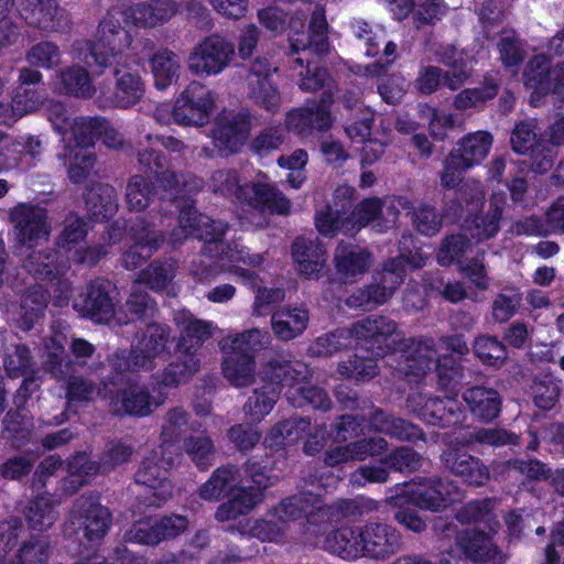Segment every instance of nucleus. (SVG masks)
<instances>
[{"label":"nucleus","mask_w":564,"mask_h":564,"mask_svg":"<svg viewBox=\"0 0 564 564\" xmlns=\"http://www.w3.org/2000/svg\"><path fill=\"white\" fill-rule=\"evenodd\" d=\"M498 94V85L490 77L486 76L482 84L475 88L460 90L453 100V107L458 111L481 108L487 101L494 99Z\"/></svg>","instance_id":"8fccbe9b"},{"label":"nucleus","mask_w":564,"mask_h":564,"mask_svg":"<svg viewBox=\"0 0 564 564\" xmlns=\"http://www.w3.org/2000/svg\"><path fill=\"white\" fill-rule=\"evenodd\" d=\"M124 3L120 8L113 7L105 19L99 23L97 40L76 42L74 47L78 52L77 57L82 59L87 67H98L102 72L107 66H111V59L123 57L122 51L131 45L132 37L124 30L117 14L121 15Z\"/></svg>","instance_id":"20e7f679"},{"label":"nucleus","mask_w":564,"mask_h":564,"mask_svg":"<svg viewBox=\"0 0 564 564\" xmlns=\"http://www.w3.org/2000/svg\"><path fill=\"white\" fill-rule=\"evenodd\" d=\"M249 118L231 110L220 112L214 123L212 138L215 148L221 155L237 153L250 135Z\"/></svg>","instance_id":"2eb2a0df"},{"label":"nucleus","mask_w":564,"mask_h":564,"mask_svg":"<svg viewBox=\"0 0 564 564\" xmlns=\"http://www.w3.org/2000/svg\"><path fill=\"white\" fill-rule=\"evenodd\" d=\"M223 361L224 376L234 386H250L254 382V357L250 354L238 355L235 352H225Z\"/></svg>","instance_id":"a18cd8bd"},{"label":"nucleus","mask_w":564,"mask_h":564,"mask_svg":"<svg viewBox=\"0 0 564 564\" xmlns=\"http://www.w3.org/2000/svg\"><path fill=\"white\" fill-rule=\"evenodd\" d=\"M446 469L463 482L473 487H484L490 479L489 467L477 456L469 453L466 443L451 442L441 455Z\"/></svg>","instance_id":"f8f14e48"},{"label":"nucleus","mask_w":564,"mask_h":564,"mask_svg":"<svg viewBox=\"0 0 564 564\" xmlns=\"http://www.w3.org/2000/svg\"><path fill=\"white\" fill-rule=\"evenodd\" d=\"M308 312L301 307L280 308L272 314L271 326L281 340H291L307 327Z\"/></svg>","instance_id":"c9c22d12"},{"label":"nucleus","mask_w":564,"mask_h":564,"mask_svg":"<svg viewBox=\"0 0 564 564\" xmlns=\"http://www.w3.org/2000/svg\"><path fill=\"white\" fill-rule=\"evenodd\" d=\"M462 498L458 486L440 477H420L417 481L403 484L400 492L397 494V501H404L414 508L440 512Z\"/></svg>","instance_id":"0eeeda50"},{"label":"nucleus","mask_w":564,"mask_h":564,"mask_svg":"<svg viewBox=\"0 0 564 564\" xmlns=\"http://www.w3.org/2000/svg\"><path fill=\"white\" fill-rule=\"evenodd\" d=\"M335 264L340 278L349 282L368 270L371 256L357 246L340 242L335 251Z\"/></svg>","instance_id":"473e14b6"},{"label":"nucleus","mask_w":564,"mask_h":564,"mask_svg":"<svg viewBox=\"0 0 564 564\" xmlns=\"http://www.w3.org/2000/svg\"><path fill=\"white\" fill-rule=\"evenodd\" d=\"M154 197V186L142 175L132 176L126 187V204L129 210H144Z\"/></svg>","instance_id":"bf43d9fd"},{"label":"nucleus","mask_w":564,"mask_h":564,"mask_svg":"<svg viewBox=\"0 0 564 564\" xmlns=\"http://www.w3.org/2000/svg\"><path fill=\"white\" fill-rule=\"evenodd\" d=\"M52 554V543L48 535L30 534L23 540L15 554L14 564H45Z\"/></svg>","instance_id":"09e8293b"},{"label":"nucleus","mask_w":564,"mask_h":564,"mask_svg":"<svg viewBox=\"0 0 564 564\" xmlns=\"http://www.w3.org/2000/svg\"><path fill=\"white\" fill-rule=\"evenodd\" d=\"M270 343L271 336L269 332L254 327L235 335H229L223 338L219 345L224 352L253 355V352L267 348Z\"/></svg>","instance_id":"58836bf2"},{"label":"nucleus","mask_w":564,"mask_h":564,"mask_svg":"<svg viewBox=\"0 0 564 564\" xmlns=\"http://www.w3.org/2000/svg\"><path fill=\"white\" fill-rule=\"evenodd\" d=\"M306 373V367L300 362L292 364L273 359L263 367L260 377L268 384L292 388L300 384Z\"/></svg>","instance_id":"4c0bfd02"},{"label":"nucleus","mask_w":564,"mask_h":564,"mask_svg":"<svg viewBox=\"0 0 564 564\" xmlns=\"http://www.w3.org/2000/svg\"><path fill=\"white\" fill-rule=\"evenodd\" d=\"M74 518L77 520L78 529L83 531L84 538L94 544L99 543L106 536L112 523L109 509L89 499L82 500L76 505Z\"/></svg>","instance_id":"5701e85b"},{"label":"nucleus","mask_w":564,"mask_h":564,"mask_svg":"<svg viewBox=\"0 0 564 564\" xmlns=\"http://www.w3.org/2000/svg\"><path fill=\"white\" fill-rule=\"evenodd\" d=\"M330 102L332 95L324 93L319 102L310 101L304 107L292 108L285 116L286 129L300 135L328 130L333 124Z\"/></svg>","instance_id":"6ab92c4d"},{"label":"nucleus","mask_w":564,"mask_h":564,"mask_svg":"<svg viewBox=\"0 0 564 564\" xmlns=\"http://www.w3.org/2000/svg\"><path fill=\"white\" fill-rule=\"evenodd\" d=\"M21 17L28 25L44 33H59L70 24L59 0H22Z\"/></svg>","instance_id":"a211bd4d"},{"label":"nucleus","mask_w":564,"mask_h":564,"mask_svg":"<svg viewBox=\"0 0 564 564\" xmlns=\"http://www.w3.org/2000/svg\"><path fill=\"white\" fill-rule=\"evenodd\" d=\"M66 335L54 332L42 344V358L45 369L55 378L66 379L72 372V361L65 352Z\"/></svg>","instance_id":"2f4dec72"},{"label":"nucleus","mask_w":564,"mask_h":564,"mask_svg":"<svg viewBox=\"0 0 564 564\" xmlns=\"http://www.w3.org/2000/svg\"><path fill=\"white\" fill-rule=\"evenodd\" d=\"M308 33L305 31L306 12L297 11L290 20L289 40L291 52L297 54L301 51L314 50L317 54L327 51V22L325 11L322 7L315 6L311 12Z\"/></svg>","instance_id":"9b49d317"},{"label":"nucleus","mask_w":564,"mask_h":564,"mask_svg":"<svg viewBox=\"0 0 564 564\" xmlns=\"http://www.w3.org/2000/svg\"><path fill=\"white\" fill-rule=\"evenodd\" d=\"M178 265L173 259L153 261L139 275L137 283L145 284L155 292H162L174 280Z\"/></svg>","instance_id":"49530a36"},{"label":"nucleus","mask_w":564,"mask_h":564,"mask_svg":"<svg viewBox=\"0 0 564 564\" xmlns=\"http://www.w3.org/2000/svg\"><path fill=\"white\" fill-rule=\"evenodd\" d=\"M24 516L31 530L44 531L53 525L57 512L50 498L39 495L29 501Z\"/></svg>","instance_id":"864d4df0"},{"label":"nucleus","mask_w":564,"mask_h":564,"mask_svg":"<svg viewBox=\"0 0 564 564\" xmlns=\"http://www.w3.org/2000/svg\"><path fill=\"white\" fill-rule=\"evenodd\" d=\"M174 322L180 328L178 352L181 361L170 364L161 379L164 388L186 384L192 375L198 371L200 359L197 351L202 344L212 337V323L196 318L189 311L174 313Z\"/></svg>","instance_id":"7ed1b4c3"},{"label":"nucleus","mask_w":564,"mask_h":564,"mask_svg":"<svg viewBox=\"0 0 564 564\" xmlns=\"http://www.w3.org/2000/svg\"><path fill=\"white\" fill-rule=\"evenodd\" d=\"M311 422L303 417H291L278 422L265 438L268 444L291 445L302 438Z\"/></svg>","instance_id":"5fc2aeb1"},{"label":"nucleus","mask_w":564,"mask_h":564,"mask_svg":"<svg viewBox=\"0 0 564 564\" xmlns=\"http://www.w3.org/2000/svg\"><path fill=\"white\" fill-rule=\"evenodd\" d=\"M359 542H362L361 557L375 561H386L403 546L402 534L397 528L377 521L361 525Z\"/></svg>","instance_id":"4468645a"},{"label":"nucleus","mask_w":564,"mask_h":564,"mask_svg":"<svg viewBox=\"0 0 564 564\" xmlns=\"http://www.w3.org/2000/svg\"><path fill=\"white\" fill-rule=\"evenodd\" d=\"M61 90L77 97H91L95 88L87 70L80 66H72L61 72Z\"/></svg>","instance_id":"052dcab7"},{"label":"nucleus","mask_w":564,"mask_h":564,"mask_svg":"<svg viewBox=\"0 0 564 564\" xmlns=\"http://www.w3.org/2000/svg\"><path fill=\"white\" fill-rule=\"evenodd\" d=\"M312 495L300 494L292 495L282 499L276 506L272 507L270 513L281 523L307 519L314 514L316 507L313 503Z\"/></svg>","instance_id":"37998d69"},{"label":"nucleus","mask_w":564,"mask_h":564,"mask_svg":"<svg viewBox=\"0 0 564 564\" xmlns=\"http://www.w3.org/2000/svg\"><path fill=\"white\" fill-rule=\"evenodd\" d=\"M86 208L95 221H104L116 215L118 199L116 189L109 184H95L86 193Z\"/></svg>","instance_id":"f704fd0d"},{"label":"nucleus","mask_w":564,"mask_h":564,"mask_svg":"<svg viewBox=\"0 0 564 564\" xmlns=\"http://www.w3.org/2000/svg\"><path fill=\"white\" fill-rule=\"evenodd\" d=\"M9 220L18 243L26 248H33L41 240H47L52 232L48 213L39 205L19 203L9 210Z\"/></svg>","instance_id":"9d476101"},{"label":"nucleus","mask_w":564,"mask_h":564,"mask_svg":"<svg viewBox=\"0 0 564 564\" xmlns=\"http://www.w3.org/2000/svg\"><path fill=\"white\" fill-rule=\"evenodd\" d=\"M151 68L159 89H165L178 78L181 63L177 55L170 50H160L151 58Z\"/></svg>","instance_id":"3c124183"},{"label":"nucleus","mask_w":564,"mask_h":564,"mask_svg":"<svg viewBox=\"0 0 564 564\" xmlns=\"http://www.w3.org/2000/svg\"><path fill=\"white\" fill-rule=\"evenodd\" d=\"M473 348L477 358L488 366L500 367L508 357L505 344L495 336H478Z\"/></svg>","instance_id":"13d9d810"},{"label":"nucleus","mask_w":564,"mask_h":564,"mask_svg":"<svg viewBox=\"0 0 564 564\" xmlns=\"http://www.w3.org/2000/svg\"><path fill=\"white\" fill-rule=\"evenodd\" d=\"M354 341L378 357L399 351V373L409 383H421L431 369L436 348L433 338H405L398 323L384 315H373L355 322L350 326Z\"/></svg>","instance_id":"f03ea898"},{"label":"nucleus","mask_w":564,"mask_h":564,"mask_svg":"<svg viewBox=\"0 0 564 564\" xmlns=\"http://www.w3.org/2000/svg\"><path fill=\"white\" fill-rule=\"evenodd\" d=\"M235 56V45L213 34L195 45L187 58L188 69L198 76H213L226 69Z\"/></svg>","instance_id":"1a4fd4ad"},{"label":"nucleus","mask_w":564,"mask_h":564,"mask_svg":"<svg viewBox=\"0 0 564 564\" xmlns=\"http://www.w3.org/2000/svg\"><path fill=\"white\" fill-rule=\"evenodd\" d=\"M188 524L187 517L177 513L147 516L133 521L126 530L123 539L130 543L156 546L180 536L187 530Z\"/></svg>","instance_id":"6e6552de"},{"label":"nucleus","mask_w":564,"mask_h":564,"mask_svg":"<svg viewBox=\"0 0 564 564\" xmlns=\"http://www.w3.org/2000/svg\"><path fill=\"white\" fill-rule=\"evenodd\" d=\"M239 475L237 466L228 464L215 469L209 479L199 488V496L204 500L218 501L229 498Z\"/></svg>","instance_id":"e433bc0d"},{"label":"nucleus","mask_w":564,"mask_h":564,"mask_svg":"<svg viewBox=\"0 0 564 564\" xmlns=\"http://www.w3.org/2000/svg\"><path fill=\"white\" fill-rule=\"evenodd\" d=\"M290 68L299 78L297 85L303 91H316L323 88L329 79L326 69L318 67L313 62H305L303 57H295L291 62Z\"/></svg>","instance_id":"603ef678"},{"label":"nucleus","mask_w":564,"mask_h":564,"mask_svg":"<svg viewBox=\"0 0 564 564\" xmlns=\"http://www.w3.org/2000/svg\"><path fill=\"white\" fill-rule=\"evenodd\" d=\"M242 196L254 208L275 214H288L291 207L285 195L271 183H250L242 188Z\"/></svg>","instance_id":"c85d7f7f"},{"label":"nucleus","mask_w":564,"mask_h":564,"mask_svg":"<svg viewBox=\"0 0 564 564\" xmlns=\"http://www.w3.org/2000/svg\"><path fill=\"white\" fill-rule=\"evenodd\" d=\"M494 137L488 131H476L464 135L453 149L470 166L482 162L490 152Z\"/></svg>","instance_id":"79ce46f5"},{"label":"nucleus","mask_w":564,"mask_h":564,"mask_svg":"<svg viewBox=\"0 0 564 564\" xmlns=\"http://www.w3.org/2000/svg\"><path fill=\"white\" fill-rule=\"evenodd\" d=\"M292 256L297 271L307 278L316 276L326 262L325 249L317 238H296Z\"/></svg>","instance_id":"c756f323"},{"label":"nucleus","mask_w":564,"mask_h":564,"mask_svg":"<svg viewBox=\"0 0 564 564\" xmlns=\"http://www.w3.org/2000/svg\"><path fill=\"white\" fill-rule=\"evenodd\" d=\"M476 529H466L456 536V544L462 553L474 563H488L499 553L492 535Z\"/></svg>","instance_id":"cd10ccee"},{"label":"nucleus","mask_w":564,"mask_h":564,"mask_svg":"<svg viewBox=\"0 0 564 564\" xmlns=\"http://www.w3.org/2000/svg\"><path fill=\"white\" fill-rule=\"evenodd\" d=\"M444 398H427L420 408V415L430 424L440 427L457 425L464 419L463 405L458 401L459 390H447Z\"/></svg>","instance_id":"b1692460"},{"label":"nucleus","mask_w":564,"mask_h":564,"mask_svg":"<svg viewBox=\"0 0 564 564\" xmlns=\"http://www.w3.org/2000/svg\"><path fill=\"white\" fill-rule=\"evenodd\" d=\"M191 194L182 193L181 198L172 199L177 203L181 208V230L182 237L176 240L186 239L191 235H195L199 240L205 242L203 253L209 256V260L199 258L193 261L191 273L194 278L202 282H209L216 279L220 272L229 271L246 280L253 279V272L240 268V263L251 267L259 265L262 261L258 254L250 256L236 241L225 242L223 237L227 226L219 220H213L206 215L198 214L193 207Z\"/></svg>","instance_id":"f257e3e1"},{"label":"nucleus","mask_w":564,"mask_h":564,"mask_svg":"<svg viewBox=\"0 0 564 564\" xmlns=\"http://www.w3.org/2000/svg\"><path fill=\"white\" fill-rule=\"evenodd\" d=\"M214 106L213 93L203 84L192 82L176 99L172 118L182 126H204Z\"/></svg>","instance_id":"ddd939ff"},{"label":"nucleus","mask_w":564,"mask_h":564,"mask_svg":"<svg viewBox=\"0 0 564 564\" xmlns=\"http://www.w3.org/2000/svg\"><path fill=\"white\" fill-rule=\"evenodd\" d=\"M169 475V469L162 468L154 458L145 457L134 475L135 482L144 486V492L139 496L140 503L162 507L173 494Z\"/></svg>","instance_id":"dca6fc26"},{"label":"nucleus","mask_w":564,"mask_h":564,"mask_svg":"<svg viewBox=\"0 0 564 564\" xmlns=\"http://www.w3.org/2000/svg\"><path fill=\"white\" fill-rule=\"evenodd\" d=\"M352 343L354 336L351 328H340L334 333L318 337L315 344L311 347V351L317 357H328L343 349L351 347Z\"/></svg>","instance_id":"e2e57ef3"},{"label":"nucleus","mask_w":564,"mask_h":564,"mask_svg":"<svg viewBox=\"0 0 564 564\" xmlns=\"http://www.w3.org/2000/svg\"><path fill=\"white\" fill-rule=\"evenodd\" d=\"M253 395L249 397L243 405L246 416L251 422H260L271 412L276 403L281 390H252Z\"/></svg>","instance_id":"338daca9"},{"label":"nucleus","mask_w":564,"mask_h":564,"mask_svg":"<svg viewBox=\"0 0 564 564\" xmlns=\"http://www.w3.org/2000/svg\"><path fill=\"white\" fill-rule=\"evenodd\" d=\"M111 69L115 79V91L111 102L113 106L128 109L135 106L144 96L145 85L139 69L128 62L126 56L111 59Z\"/></svg>","instance_id":"f3484780"},{"label":"nucleus","mask_w":564,"mask_h":564,"mask_svg":"<svg viewBox=\"0 0 564 564\" xmlns=\"http://www.w3.org/2000/svg\"><path fill=\"white\" fill-rule=\"evenodd\" d=\"M138 161L145 170L160 175V181L170 192V198L176 199L182 197V193H197L202 187V181L191 174H176L173 171H163L165 166L164 156L153 149H142L138 153Z\"/></svg>","instance_id":"aec40b11"},{"label":"nucleus","mask_w":564,"mask_h":564,"mask_svg":"<svg viewBox=\"0 0 564 564\" xmlns=\"http://www.w3.org/2000/svg\"><path fill=\"white\" fill-rule=\"evenodd\" d=\"M462 397L471 414L481 422L492 421L501 411L499 390H464Z\"/></svg>","instance_id":"ea45409f"},{"label":"nucleus","mask_w":564,"mask_h":564,"mask_svg":"<svg viewBox=\"0 0 564 564\" xmlns=\"http://www.w3.org/2000/svg\"><path fill=\"white\" fill-rule=\"evenodd\" d=\"M399 260L384 263L380 281L367 286L372 305L386 303L402 283V270Z\"/></svg>","instance_id":"c03bdc74"},{"label":"nucleus","mask_w":564,"mask_h":564,"mask_svg":"<svg viewBox=\"0 0 564 564\" xmlns=\"http://www.w3.org/2000/svg\"><path fill=\"white\" fill-rule=\"evenodd\" d=\"M184 448L199 470H207L214 464L215 445L208 435L188 436Z\"/></svg>","instance_id":"680f3d73"},{"label":"nucleus","mask_w":564,"mask_h":564,"mask_svg":"<svg viewBox=\"0 0 564 564\" xmlns=\"http://www.w3.org/2000/svg\"><path fill=\"white\" fill-rule=\"evenodd\" d=\"M399 217V209L393 200L384 198L364 199L352 212L350 219L354 224V232L361 227L377 221L379 227L392 226Z\"/></svg>","instance_id":"bb28decb"},{"label":"nucleus","mask_w":564,"mask_h":564,"mask_svg":"<svg viewBox=\"0 0 564 564\" xmlns=\"http://www.w3.org/2000/svg\"><path fill=\"white\" fill-rule=\"evenodd\" d=\"M111 284L95 280L74 301V308L96 323H108L115 316V304L109 296Z\"/></svg>","instance_id":"4be33fe9"},{"label":"nucleus","mask_w":564,"mask_h":564,"mask_svg":"<svg viewBox=\"0 0 564 564\" xmlns=\"http://www.w3.org/2000/svg\"><path fill=\"white\" fill-rule=\"evenodd\" d=\"M315 226L321 234L329 237L338 232L354 234V224L350 217L332 206L316 213Z\"/></svg>","instance_id":"6e6d98bb"},{"label":"nucleus","mask_w":564,"mask_h":564,"mask_svg":"<svg viewBox=\"0 0 564 564\" xmlns=\"http://www.w3.org/2000/svg\"><path fill=\"white\" fill-rule=\"evenodd\" d=\"M494 506L495 502L491 498L470 500L458 509L456 519L466 524L484 523L488 531L497 533L500 523L494 511Z\"/></svg>","instance_id":"a19ab883"},{"label":"nucleus","mask_w":564,"mask_h":564,"mask_svg":"<svg viewBox=\"0 0 564 564\" xmlns=\"http://www.w3.org/2000/svg\"><path fill=\"white\" fill-rule=\"evenodd\" d=\"M24 269L37 280L53 281L65 272L54 251H33L23 261Z\"/></svg>","instance_id":"de8ad7c7"},{"label":"nucleus","mask_w":564,"mask_h":564,"mask_svg":"<svg viewBox=\"0 0 564 564\" xmlns=\"http://www.w3.org/2000/svg\"><path fill=\"white\" fill-rule=\"evenodd\" d=\"M124 310L130 319H148L158 312L156 303L149 296L140 283H134L130 296L126 301Z\"/></svg>","instance_id":"0e129e2a"},{"label":"nucleus","mask_w":564,"mask_h":564,"mask_svg":"<svg viewBox=\"0 0 564 564\" xmlns=\"http://www.w3.org/2000/svg\"><path fill=\"white\" fill-rule=\"evenodd\" d=\"M44 102V95L35 89H19L12 97L9 107L10 115L6 118L11 119L12 123L25 115L36 111Z\"/></svg>","instance_id":"69168bd1"},{"label":"nucleus","mask_w":564,"mask_h":564,"mask_svg":"<svg viewBox=\"0 0 564 564\" xmlns=\"http://www.w3.org/2000/svg\"><path fill=\"white\" fill-rule=\"evenodd\" d=\"M128 230L134 245L122 254V264L128 270H134L162 247L165 238L161 231L151 229V225L141 217H137Z\"/></svg>","instance_id":"412c9836"},{"label":"nucleus","mask_w":564,"mask_h":564,"mask_svg":"<svg viewBox=\"0 0 564 564\" xmlns=\"http://www.w3.org/2000/svg\"><path fill=\"white\" fill-rule=\"evenodd\" d=\"M170 328L165 325L151 323L137 336V341L129 356L116 354L110 360L109 382L107 384H123L129 373L148 369L151 360L160 356L166 348Z\"/></svg>","instance_id":"423d86ee"},{"label":"nucleus","mask_w":564,"mask_h":564,"mask_svg":"<svg viewBox=\"0 0 564 564\" xmlns=\"http://www.w3.org/2000/svg\"><path fill=\"white\" fill-rule=\"evenodd\" d=\"M117 399L120 401L115 403L113 413L117 415L147 416L152 412V405L159 406L167 393L164 390H152L159 392L160 400L152 404L151 390H116Z\"/></svg>","instance_id":"72a5a7b5"},{"label":"nucleus","mask_w":564,"mask_h":564,"mask_svg":"<svg viewBox=\"0 0 564 564\" xmlns=\"http://www.w3.org/2000/svg\"><path fill=\"white\" fill-rule=\"evenodd\" d=\"M177 11L173 0H150L126 6L121 15L127 23L135 26L153 28L169 21Z\"/></svg>","instance_id":"393cba45"},{"label":"nucleus","mask_w":564,"mask_h":564,"mask_svg":"<svg viewBox=\"0 0 564 564\" xmlns=\"http://www.w3.org/2000/svg\"><path fill=\"white\" fill-rule=\"evenodd\" d=\"M48 301V294L42 286L30 288L21 300V319L23 329H30L43 314Z\"/></svg>","instance_id":"4d7b16f0"},{"label":"nucleus","mask_w":564,"mask_h":564,"mask_svg":"<svg viewBox=\"0 0 564 564\" xmlns=\"http://www.w3.org/2000/svg\"><path fill=\"white\" fill-rule=\"evenodd\" d=\"M524 76L530 88L541 94L555 93L564 87V61L552 67L546 55H535L530 59Z\"/></svg>","instance_id":"a878e982"},{"label":"nucleus","mask_w":564,"mask_h":564,"mask_svg":"<svg viewBox=\"0 0 564 564\" xmlns=\"http://www.w3.org/2000/svg\"><path fill=\"white\" fill-rule=\"evenodd\" d=\"M273 459L269 455L252 456L245 463V473L253 487L237 486L230 494L228 501L221 503L216 511V519L228 521L247 514L262 498V492L279 481V476L272 467Z\"/></svg>","instance_id":"39448f33"},{"label":"nucleus","mask_w":564,"mask_h":564,"mask_svg":"<svg viewBox=\"0 0 564 564\" xmlns=\"http://www.w3.org/2000/svg\"><path fill=\"white\" fill-rule=\"evenodd\" d=\"M361 525L349 527L343 525L330 531L324 541V547L329 553L335 554L343 560L354 561L361 558V545L359 534Z\"/></svg>","instance_id":"7c9ffc66"},{"label":"nucleus","mask_w":564,"mask_h":564,"mask_svg":"<svg viewBox=\"0 0 564 564\" xmlns=\"http://www.w3.org/2000/svg\"><path fill=\"white\" fill-rule=\"evenodd\" d=\"M249 98L262 109L276 112L281 106V94L272 80L256 82L248 85Z\"/></svg>","instance_id":"774afa93"}]
</instances>
